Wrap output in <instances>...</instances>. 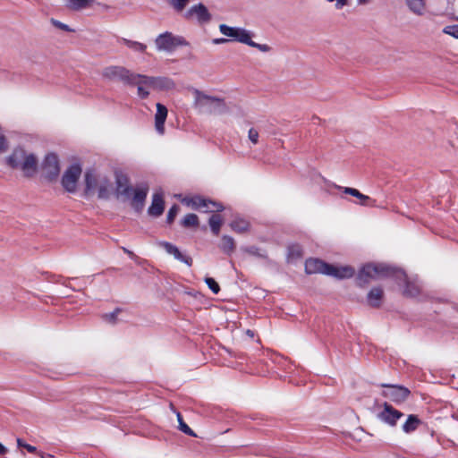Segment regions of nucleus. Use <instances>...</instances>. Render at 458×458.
<instances>
[{
	"mask_svg": "<svg viewBox=\"0 0 458 458\" xmlns=\"http://www.w3.org/2000/svg\"><path fill=\"white\" fill-rule=\"evenodd\" d=\"M369 0H357L358 4H366Z\"/></svg>",
	"mask_w": 458,
	"mask_h": 458,
	"instance_id": "47",
	"label": "nucleus"
},
{
	"mask_svg": "<svg viewBox=\"0 0 458 458\" xmlns=\"http://www.w3.org/2000/svg\"><path fill=\"white\" fill-rule=\"evenodd\" d=\"M381 386L385 388L381 394L395 403L404 402L410 394L409 389L402 386L383 384Z\"/></svg>",
	"mask_w": 458,
	"mask_h": 458,
	"instance_id": "9",
	"label": "nucleus"
},
{
	"mask_svg": "<svg viewBox=\"0 0 458 458\" xmlns=\"http://www.w3.org/2000/svg\"><path fill=\"white\" fill-rule=\"evenodd\" d=\"M305 271L308 274L320 273L337 279L350 278L353 276L355 273L354 268L350 266L335 267L318 259H307Z\"/></svg>",
	"mask_w": 458,
	"mask_h": 458,
	"instance_id": "1",
	"label": "nucleus"
},
{
	"mask_svg": "<svg viewBox=\"0 0 458 458\" xmlns=\"http://www.w3.org/2000/svg\"><path fill=\"white\" fill-rule=\"evenodd\" d=\"M121 312V309L117 308L113 312L103 315V319L110 324L116 323L117 315Z\"/></svg>",
	"mask_w": 458,
	"mask_h": 458,
	"instance_id": "33",
	"label": "nucleus"
},
{
	"mask_svg": "<svg viewBox=\"0 0 458 458\" xmlns=\"http://www.w3.org/2000/svg\"><path fill=\"white\" fill-rule=\"evenodd\" d=\"M8 452V449L0 443V454H5Z\"/></svg>",
	"mask_w": 458,
	"mask_h": 458,
	"instance_id": "46",
	"label": "nucleus"
},
{
	"mask_svg": "<svg viewBox=\"0 0 458 458\" xmlns=\"http://www.w3.org/2000/svg\"><path fill=\"white\" fill-rule=\"evenodd\" d=\"M446 34L458 39V30H444Z\"/></svg>",
	"mask_w": 458,
	"mask_h": 458,
	"instance_id": "44",
	"label": "nucleus"
},
{
	"mask_svg": "<svg viewBox=\"0 0 458 458\" xmlns=\"http://www.w3.org/2000/svg\"><path fill=\"white\" fill-rule=\"evenodd\" d=\"M167 117V108L160 104H157V112L155 114V127L157 131L159 134H164L165 132V122Z\"/></svg>",
	"mask_w": 458,
	"mask_h": 458,
	"instance_id": "17",
	"label": "nucleus"
},
{
	"mask_svg": "<svg viewBox=\"0 0 458 458\" xmlns=\"http://www.w3.org/2000/svg\"><path fill=\"white\" fill-rule=\"evenodd\" d=\"M117 182V193L121 195H129L130 192L132 191L128 185H127V179L123 176H118L116 179Z\"/></svg>",
	"mask_w": 458,
	"mask_h": 458,
	"instance_id": "26",
	"label": "nucleus"
},
{
	"mask_svg": "<svg viewBox=\"0 0 458 458\" xmlns=\"http://www.w3.org/2000/svg\"><path fill=\"white\" fill-rule=\"evenodd\" d=\"M406 4L414 13H421L425 9V0H405Z\"/></svg>",
	"mask_w": 458,
	"mask_h": 458,
	"instance_id": "28",
	"label": "nucleus"
},
{
	"mask_svg": "<svg viewBox=\"0 0 458 458\" xmlns=\"http://www.w3.org/2000/svg\"><path fill=\"white\" fill-rule=\"evenodd\" d=\"M182 16L185 20L196 21L199 25H206L212 19V14L208 8L200 2L186 8Z\"/></svg>",
	"mask_w": 458,
	"mask_h": 458,
	"instance_id": "8",
	"label": "nucleus"
},
{
	"mask_svg": "<svg viewBox=\"0 0 458 458\" xmlns=\"http://www.w3.org/2000/svg\"><path fill=\"white\" fill-rule=\"evenodd\" d=\"M335 188L343 191L344 193L355 197L357 199L354 201L355 204L360 205L363 207H376V200L372 199L369 196L361 193L355 188L351 187H343L339 185H335Z\"/></svg>",
	"mask_w": 458,
	"mask_h": 458,
	"instance_id": "15",
	"label": "nucleus"
},
{
	"mask_svg": "<svg viewBox=\"0 0 458 458\" xmlns=\"http://www.w3.org/2000/svg\"><path fill=\"white\" fill-rule=\"evenodd\" d=\"M234 241L231 236L224 235L221 240V250L225 253H231L234 250Z\"/></svg>",
	"mask_w": 458,
	"mask_h": 458,
	"instance_id": "27",
	"label": "nucleus"
},
{
	"mask_svg": "<svg viewBox=\"0 0 458 458\" xmlns=\"http://www.w3.org/2000/svg\"><path fill=\"white\" fill-rule=\"evenodd\" d=\"M194 104L203 113L216 114L225 108L222 99L204 94L199 90L194 91Z\"/></svg>",
	"mask_w": 458,
	"mask_h": 458,
	"instance_id": "6",
	"label": "nucleus"
},
{
	"mask_svg": "<svg viewBox=\"0 0 458 458\" xmlns=\"http://www.w3.org/2000/svg\"><path fill=\"white\" fill-rule=\"evenodd\" d=\"M383 290L379 287L372 288L367 296V301L371 307H379L381 300L383 298Z\"/></svg>",
	"mask_w": 458,
	"mask_h": 458,
	"instance_id": "22",
	"label": "nucleus"
},
{
	"mask_svg": "<svg viewBox=\"0 0 458 458\" xmlns=\"http://www.w3.org/2000/svg\"><path fill=\"white\" fill-rule=\"evenodd\" d=\"M259 133L255 128H250L248 132V138L252 144L256 145L259 142Z\"/></svg>",
	"mask_w": 458,
	"mask_h": 458,
	"instance_id": "39",
	"label": "nucleus"
},
{
	"mask_svg": "<svg viewBox=\"0 0 458 458\" xmlns=\"http://www.w3.org/2000/svg\"><path fill=\"white\" fill-rule=\"evenodd\" d=\"M210 228L214 234L218 235L220 232L221 225L223 224V219L220 215L214 214L209 217L208 220Z\"/></svg>",
	"mask_w": 458,
	"mask_h": 458,
	"instance_id": "25",
	"label": "nucleus"
},
{
	"mask_svg": "<svg viewBox=\"0 0 458 458\" xmlns=\"http://www.w3.org/2000/svg\"><path fill=\"white\" fill-rule=\"evenodd\" d=\"M157 245L162 247L168 254H171V252L174 251V248L176 247L168 242H158Z\"/></svg>",
	"mask_w": 458,
	"mask_h": 458,
	"instance_id": "40",
	"label": "nucleus"
},
{
	"mask_svg": "<svg viewBox=\"0 0 458 458\" xmlns=\"http://www.w3.org/2000/svg\"><path fill=\"white\" fill-rule=\"evenodd\" d=\"M403 412L394 409L388 403H383V411L377 414V418L391 427L396 425L397 420L403 417Z\"/></svg>",
	"mask_w": 458,
	"mask_h": 458,
	"instance_id": "13",
	"label": "nucleus"
},
{
	"mask_svg": "<svg viewBox=\"0 0 458 458\" xmlns=\"http://www.w3.org/2000/svg\"><path fill=\"white\" fill-rule=\"evenodd\" d=\"M419 293L420 287L418 285L407 283L406 288L404 290V294L413 297L418 295Z\"/></svg>",
	"mask_w": 458,
	"mask_h": 458,
	"instance_id": "34",
	"label": "nucleus"
},
{
	"mask_svg": "<svg viewBox=\"0 0 458 458\" xmlns=\"http://www.w3.org/2000/svg\"><path fill=\"white\" fill-rule=\"evenodd\" d=\"M176 417L179 423L178 428L184 434L196 437V433L183 421L182 414L176 411Z\"/></svg>",
	"mask_w": 458,
	"mask_h": 458,
	"instance_id": "29",
	"label": "nucleus"
},
{
	"mask_svg": "<svg viewBox=\"0 0 458 458\" xmlns=\"http://www.w3.org/2000/svg\"><path fill=\"white\" fill-rule=\"evenodd\" d=\"M157 47L159 50L172 51L179 46L185 44L182 37L174 36L171 32L165 31L156 39Z\"/></svg>",
	"mask_w": 458,
	"mask_h": 458,
	"instance_id": "12",
	"label": "nucleus"
},
{
	"mask_svg": "<svg viewBox=\"0 0 458 458\" xmlns=\"http://www.w3.org/2000/svg\"><path fill=\"white\" fill-rule=\"evenodd\" d=\"M446 29L451 30V29H455V28L454 27H447Z\"/></svg>",
	"mask_w": 458,
	"mask_h": 458,
	"instance_id": "50",
	"label": "nucleus"
},
{
	"mask_svg": "<svg viewBox=\"0 0 458 458\" xmlns=\"http://www.w3.org/2000/svg\"><path fill=\"white\" fill-rule=\"evenodd\" d=\"M165 202L162 192H156L152 198V203L148 209V213L153 216H159L163 214Z\"/></svg>",
	"mask_w": 458,
	"mask_h": 458,
	"instance_id": "18",
	"label": "nucleus"
},
{
	"mask_svg": "<svg viewBox=\"0 0 458 458\" xmlns=\"http://www.w3.org/2000/svg\"><path fill=\"white\" fill-rule=\"evenodd\" d=\"M52 24L55 26V27H57L59 29H68V25L66 24H64L58 21H55V20H52Z\"/></svg>",
	"mask_w": 458,
	"mask_h": 458,
	"instance_id": "42",
	"label": "nucleus"
},
{
	"mask_svg": "<svg viewBox=\"0 0 458 458\" xmlns=\"http://www.w3.org/2000/svg\"><path fill=\"white\" fill-rule=\"evenodd\" d=\"M182 201L188 207H191L195 209H202L205 212H216L221 211L223 209V206L221 204L202 199L198 196L192 198H184Z\"/></svg>",
	"mask_w": 458,
	"mask_h": 458,
	"instance_id": "10",
	"label": "nucleus"
},
{
	"mask_svg": "<svg viewBox=\"0 0 458 458\" xmlns=\"http://www.w3.org/2000/svg\"><path fill=\"white\" fill-rule=\"evenodd\" d=\"M13 168L21 169L26 176H32L38 168V160L33 154L16 148L7 159Z\"/></svg>",
	"mask_w": 458,
	"mask_h": 458,
	"instance_id": "3",
	"label": "nucleus"
},
{
	"mask_svg": "<svg viewBox=\"0 0 458 458\" xmlns=\"http://www.w3.org/2000/svg\"><path fill=\"white\" fill-rule=\"evenodd\" d=\"M170 255H173L174 257V259L185 263L189 267H191L192 265L191 258L186 257L183 254H182V252L179 250V249L177 247L174 248V250L172 251Z\"/></svg>",
	"mask_w": 458,
	"mask_h": 458,
	"instance_id": "32",
	"label": "nucleus"
},
{
	"mask_svg": "<svg viewBox=\"0 0 458 458\" xmlns=\"http://www.w3.org/2000/svg\"><path fill=\"white\" fill-rule=\"evenodd\" d=\"M124 43L129 47H131V49L135 50V51H144L146 49V46L141 44V43H139V42H136V41H131V40H129V39H123Z\"/></svg>",
	"mask_w": 458,
	"mask_h": 458,
	"instance_id": "35",
	"label": "nucleus"
},
{
	"mask_svg": "<svg viewBox=\"0 0 458 458\" xmlns=\"http://www.w3.org/2000/svg\"><path fill=\"white\" fill-rule=\"evenodd\" d=\"M25 449L30 452V453H36L37 452V448L36 446H33L31 445H29V444H26L25 445Z\"/></svg>",
	"mask_w": 458,
	"mask_h": 458,
	"instance_id": "43",
	"label": "nucleus"
},
{
	"mask_svg": "<svg viewBox=\"0 0 458 458\" xmlns=\"http://www.w3.org/2000/svg\"><path fill=\"white\" fill-rule=\"evenodd\" d=\"M148 191V185H141L133 190L132 205L137 210H140L143 208Z\"/></svg>",
	"mask_w": 458,
	"mask_h": 458,
	"instance_id": "19",
	"label": "nucleus"
},
{
	"mask_svg": "<svg viewBox=\"0 0 458 458\" xmlns=\"http://www.w3.org/2000/svg\"><path fill=\"white\" fill-rule=\"evenodd\" d=\"M182 225L184 227L198 226L199 218H198L197 215H195V214H188L183 217V219L182 221Z\"/></svg>",
	"mask_w": 458,
	"mask_h": 458,
	"instance_id": "30",
	"label": "nucleus"
},
{
	"mask_svg": "<svg viewBox=\"0 0 458 458\" xmlns=\"http://www.w3.org/2000/svg\"><path fill=\"white\" fill-rule=\"evenodd\" d=\"M289 258L290 259H297L301 257V249L299 245L290 246L289 249Z\"/></svg>",
	"mask_w": 458,
	"mask_h": 458,
	"instance_id": "37",
	"label": "nucleus"
},
{
	"mask_svg": "<svg viewBox=\"0 0 458 458\" xmlns=\"http://www.w3.org/2000/svg\"><path fill=\"white\" fill-rule=\"evenodd\" d=\"M170 81L161 78L148 77L141 74L132 73L128 84L136 86L138 95L141 98H146L149 95L150 88H162L169 84Z\"/></svg>",
	"mask_w": 458,
	"mask_h": 458,
	"instance_id": "4",
	"label": "nucleus"
},
{
	"mask_svg": "<svg viewBox=\"0 0 458 458\" xmlns=\"http://www.w3.org/2000/svg\"><path fill=\"white\" fill-rule=\"evenodd\" d=\"M42 168L45 175L48 179L52 180L57 177L60 172V166L56 155L52 153L47 155L42 165Z\"/></svg>",
	"mask_w": 458,
	"mask_h": 458,
	"instance_id": "16",
	"label": "nucleus"
},
{
	"mask_svg": "<svg viewBox=\"0 0 458 458\" xmlns=\"http://www.w3.org/2000/svg\"><path fill=\"white\" fill-rule=\"evenodd\" d=\"M103 76L112 81H123L128 83L132 72L122 66H108L103 70Z\"/></svg>",
	"mask_w": 458,
	"mask_h": 458,
	"instance_id": "14",
	"label": "nucleus"
},
{
	"mask_svg": "<svg viewBox=\"0 0 458 458\" xmlns=\"http://www.w3.org/2000/svg\"><path fill=\"white\" fill-rule=\"evenodd\" d=\"M64 5L72 11H81L94 6L95 0H64Z\"/></svg>",
	"mask_w": 458,
	"mask_h": 458,
	"instance_id": "20",
	"label": "nucleus"
},
{
	"mask_svg": "<svg viewBox=\"0 0 458 458\" xmlns=\"http://www.w3.org/2000/svg\"><path fill=\"white\" fill-rule=\"evenodd\" d=\"M225 38H214L213 44H222L231 40L239 41L253 47H257L262 52H267L270 47L266 44H257L251 40V34L249 30H221Z\"/></svg>",
	"mask_w": 458,
	"mask_h": 458,
	"instance_id": "5",
	"label": "nucleus"
},
{
	"mask_svg": "<svg viewBox=\"0 0 458 458\" xmlns=\"http://www.w3.org/2000/svg\"><path fill=\"white\" fill-rule=\"evenodd\" d=\"M205 282L208 284V288L213 292V293L216 294L219 293L220 287L214 278L206 277Z\"/></svg>",
	"mask_w": 458,
	"mask_h": 458,
	"instance_id": "36",
	"label": "nucleus"
},
{
	"mask_svg": "<svg viewBox=\"0 0 458 458\" xmlns=\"http://www.w3.org/2000/svg\"><path fill=\"white\" fill-rule=\"evenodd\" d=\"M81 174V168L78 165H71L62 178V185L65 191L74 192L77 189L78 180Z\"/></svg>",
	"mask_w": 458,
	"mask_h": 458,
	"instance_id": "11",
	"label": "nucleus"
},
{
	"mask_svg": "<svg viewBox=\"0 0 458 458\" xmlns=\"http://www.w3.org/2000/svg\"><path fill=\"white\" fill-rule=\"evenodd\" d=\"M391 274V269L382 264H367L360 270L357 281L362 286L371 280H377Z\"/></svg>",
	"mask_w": 458,
	"mask_h": 458,
	"instance_id": "7",
	"label": "nucleus"
},
{
	"mask_svg": "<svg viewBox=\"0 0 458 458\" xmlns=\"http://www.w3.org/2000/svg\"><path fill=\"white\" fill-rule=\"evenodd\" d=\"M16 442H17V445H18L19 447H23V448H25L26 443H25L22 439H21V438H17Z\"/></svg>",
	"mask_w": 458,
	"mask_h": 458,
	"instance_id": "45",
	"label": "nucleus"
},
{
	"mask_svg": "<svg viewBox=\"0 0 458 458\" xmlns=\"http://www.w3.org/2000/svg\"><path fill=\"white\" fill-rule=\"evenodd\" d=\"M85 184L88 193H98L101 199L107 198L113 187L111 180L106 174L95 170L85 174Z\"/></svg>",
	"mask_w": 458,
	"mask_h": 458,
	"instance_id": "2",
	"label": "nucleus"
},
{
	"mask_svg": "<svg viewBox=\"0 0 458 458\" xmlns=\"http://www.w3.org/2000/svg\"><path fill=\"white\" fill-rule=\"evenodd\" d=\"M347 4H348V0H336L335 6L336 9H342Z\"/></svg>",
	"mask_w": 458,
	"mask_h": 458,
	"instance_id": "41",
	"label": "nucleus"
},
{
	"mask_svg": "<svg viewBox=\"0 0 458 458\" xmlns=\"http://www.w3.org/2000/svg\"><path fill=\"white\" fill-rule=\"evenodd\" d=\"M230 226L234 232L242 233L249 230L250 224L242 218H236L230 224Z\"/></svg>",
	"mask_w": 458,
	"mask_h": 458,
	"instance_id": "24",
	"label": "nucleus"
},
{
	"mask_svg": "<svg viewBox=\"0 0 458 458\" xmlns=\"http://www.w3.org/2000/svg\"><path fill=\"white\" fill-rule=\"evenodd\" d=\"M420 424V420L413 414L408 416L406 421L403 425V430L406 434L415 431Z\"/></svg>",
	"mask_w": 458,
	"mask_h": 458,
	"instance_id": "23",
	"label": "nucleus"
},
{
	"mask_svg": "<svg viewBox=\"0 0 458 458\" xmlns=\"http://www.w3.org/2000/svg\"><path fill=\"white\" fill-rule=\"evenodd\" d=\"M169 9L176 13L183 14L191 0H164Z\"/></svg>",
	"mask_w": 458,
	"mask_h": 458,
	"instance_id": "21",
	"label": "nucleus"
},
{
	"mask_svg": "<svg viewBox=\"0 0 458 458\" xmlns=\"http://www.w3.org/2000/svg\"><path fill=\"white\" fill-rule=\"evenodd\" d=\"M179 207L177 205H174L168 211L166 220L168 224H171L174 222L175 216H177L179 212Z\"/></svg>",
	"mask_w": 458,
	"mask_h": 458,
	"instance_id": "38",
	"label": "nucleus"
},
{
	"mask_svg": "<svg viewBox=\"0 0 458 458\" xmlns=\"http://www.w3.org/2000/svg\"><path fill=\"white\" fill-rule=\"evenodd\" d=\"M219 29H232L231 27H228L227 25L225 24H221L219 25Z\"/></svg>",
	"mask_w": 458,
	"mask_h": 458,
	"instance_id": "48",
	"label": "nucleus"
},
{
	"mask_svg": "<svg viewBox=\"0 0 458 458\" xmlns=\"http://www.w3.org/2000/svg\"><path fill=\"white\" fill-rule=\"evenodd\" d=\"M40 456H41V458H47V457H49L50 454H40Z\"/></svg>",
	"mask_w": 458,
	"mask_h": 458,
	"instance_id": "49",
	"label": "nucleus"
},
{
	"mask_svg": "<svg viewBox=\"0 0 458 458\" xmlns=\"http://www.w3.org/2000/svg\"><path fill=\"white\" fill-rule=\"evenodd\" d=\"M170 255H173L174 257V259L185 263L189 267H191L192 265L191 258L186 257L183 254H182V252L179 250V249L177 247L174 248V250L172 251Z\"/></svg>",
	"mask_w": 458,
	"mask_h": 458,
	"instance_id": "31",
	"label": "nucleus"
}]
</instances>
